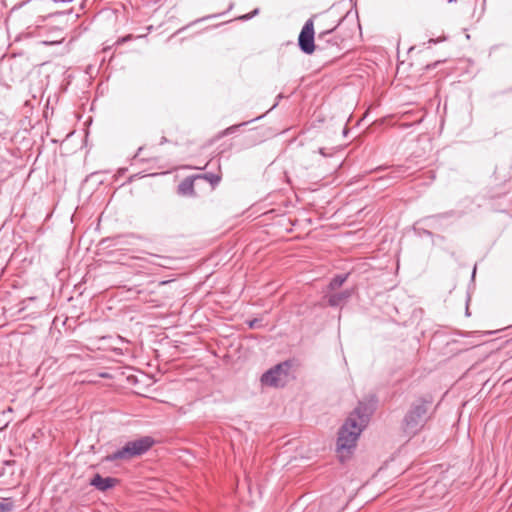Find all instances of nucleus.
I'll use <instances>...</instances> for the list:
<instances>
[{"mask_svg": "<svg viewBox=\"0 0 512 512\" xmlns=\"http://www.w3.org/2000/svg\"><path fill=\"white\" fill-rule=\"evenodd\" d=\"M377 405L378 397L375 394H369L358 402L339 428L336 442L338 452L344 450L350 452L355 448L359 436L368 425L371 416L377 409Z\"/></svg>", "mask_w": 512, "mask_h": 512, "instance_id": "f257e3e1", "label": "nucleus"}, {"mask_svg": "<svg viewBox=\"0 0 512 512\" xmlns=\"http://www.w3.org/2000/svg\"><path fill=\"white\" fill-rule=\"evenodd\" d=\"M431 404V397H419L410 404L401 424L406 435H416L424 427L429 418Z\"/></svg>", "mask_w": 512, "mask_h": 512, "instance_id": "f03ea898", "label": "nucleus"}, {"mask_svg": "<svg viewBox=\"0 0 512 512\" xmlns=\"http://www.w3.org/2000/svg\"><path fill=\"white\" fill-rule=\"evenodd\" d=\"M156 443L152 436H142L140 438L128 441L121 448L106 455L105 462H114L116 460L128 461L140 457L147 453Z\"/></svg>", "mask_w": 512, "mask_h": 512, "instance_id": "7ed1b4c3", "label": "nucleus"}, {"mask_svg": "<svg viewBox=\"0 0 512 512\" xmlns=\"http://www.w3.org/2000/svg\"><path fill=\"white\" fill-rule=\"evenodd\" d=\"M291 367L292 362L290 360H285L274 365L262 374L260 378L261 383L271 387L283 386L285 382L284 378L288 376Z\"/></svg>", "mask_w": 512, "mask_h": 512, "instance_id": "20e7f679", "label": "nucleus"}, {"mask_svg": "<svg viewBox=\"0 0 512 512\" xmlns=\"http://www.w3.org/2000/svg\"><path fill=\"white\" fill-rule=\"evenodd\" d=\"M298 47L306 55H311L316 50L313 17L304 23L298 36Z\"/></svg>", "mask_w": 512, "mask_h": 512, "instance_id": "39448f33", "label": "nucleus"}, {"mask_svg": "<svg viewBox=\"0 0 512 512\" xmlns=\"http://www.w3.org/2000/svg\"><path fill=\"white\" fill-rule=\"evenodd\" d=\"M351 15V11H348L345 16L340 18L338 22L331 28L325 29L318 33L317 40L319 43L323 42L325 45L322 47V49H325L326 46L329 45H338L339 39L335 36H332L334 31L342 24L344 20L349 18ZM318 47H320V44H318Z\"/></svg>", "mask_w": 512, "mask_h": 512, "instance_id": "423d86ee", "label": "nucleus"}, {"mask_svg": "<svg viewBox=\"0 0 512 512\" xmlns=\"http://www.w3.org/2000/svg\"><path fill=\"white\" fill-rule=\"evenodd\" d=\"M119 483V479L114 477H103L99 473H95L90 479L89 484L101 492H106L114 488Z\"/></svg>", "mask_w": 512, "mask_h": 512, "instance_id": "0eeeda50", "label": "nucleus"}, {"mask_svg": "<svg viewBox=\"0 0 512 512\" xmlns=\"http://www.w3.org/2000/svg\"><path fill=\"white\" fill-rule=\"evenodd\" d=\"M355 288H347L338 293H332L325 296L330 307L336 308L343 306L354 294Z\"/></svg>", "mask_w": 512, "mask_h": 512, "instance_id": "6e6552de", "label": "nucleus"}, {"mask_svg": "<svg viewBox=\"0 0 512 512\" xmlns=\"http://www.w3.org/2000/svg\"><path fill=\"white\" fill-rule=\"evenodd\" d=\"M134 238H137V236L133 233L116 235L114 237H108V238L102 239L100 244L104 245V247H113V248L122 249L124 246L130 245L131 244L130 239H134Z\"/></svg>", "mask_w": 512, "mask_h": 512, "instance_id": "1a4fd4ad", "label": "nucleus"}, {"mask_svg": "<svg viewBox=\"0 0 512 512\" xmlns=\"http://www.w3.org/2000/svg\"><path fill=\"white\" fill-rule=\"evenodd\" d=\"M455 215H456V212L448 211V212L428 216L426 218L421 219L419 222L423 223L424 225H426L428 227L437 228L438 225L440 224L441 220L451 218Z\"/></svg>", "mask_w": 512, "mask_h": 512, "instance_id": "9d476101", "label": "nucleus"}, {"mask_svg": "<svg viewBox=\"0 0 512 512\" xmlns=\"http://www.w3.org/2000/svg\"><path fill=\"white\" fill-rule=\"evenodd\" d=\"M196 176H188L184 178L178 185V194L182 196H193L195 194L194 181Z\"/></svg>", "mask_w": 512, "mask_h": 512, "instance_id": "9b49d317", "label": "nucleus"}, {"mask_svg": "<svg viewBox=\"0 0 512 512\" xmlns=\"http://www.w3.org/2000/svg\"><path fill=\"white\" fill-rule=\"evenodd\" d=\"M264 117H265V114H262V115H260V116H258V117H256V118H253V119H251V120H249V121H244V122L239 123V124L231 125V126L227 127L226 129H224V130L220 131V132L217 134L216 138H217V139H220V138H223V137L229 136V135H231V134H234V133H236V132L241 128V127L247 126L248 124H250V123H252V122H255V121H258V120H260V119H262V118H264Z\"/></svg>", "mask_w": 512, "mask_h": 512, "instance_id": "f8f14e48", "label": "nucleus"}, {"mask_svg": "<svg viewBox=\"0 0 512 512\" xmlns=\"http://www.w3.org/2000/svg\"><path fill=\"white\" fill-rule=\"evenodd\" d=\"M350 273H344V274H336L334 275L327 286V289L329 291H335L338 288H340L348 279Z\"/></svg>", "mask_w": 512, "mask_h": 512, "instance_id": "ddd939ff", "label": "nucleus"}, {"mask_svg": "<svg viewBox=\"0 0 512 512\" xmlns=\"http://www.w3.org/2000/svg\"><path fill=\"white\" fill-rule=\"evenodd\" d=\"M149 262L153 265L168 268L172 262V259L170 257L152 254Z\"/></svg>", "mask_w": 512, "mask_h": 512, "instance_id": "4468645a", "label": "nucleus"}, {"mask_svg": "<svg viewBox=\"0 0 512 512\" xmlns=\"http://www.w3.org/2000/svg\"><path fill=\"white\" fill-rule=\"evenodd\" d=\"M196 177H197V179L203 178V179L207 180L211 184L212 187L217 186L221 181V174H216V173H211V172L204 173V174L198 175Z\"/></svg>", "mask_w": 512, "mask_h": 512, "instance_id": "2eb2a0df", "label": "nucleus"}, {"mask_svg": "<svg viewBox=\"0 0 512 512\" xmlns=\"http://www.w3.org/2000/svg\"><path fill=\"white\" fill-rule=\"evenodd\" d=\"M226 12H222V13H215V14H211V15H207V16H204V17H201V18H198L194 21H192L191 23H189L188 25L180 28L176 34H179L181 33L182 31L186 30L188 27L194 25V24H197V23H200V22H203V21H206L208 19H212V18H217V17H220L222 15H224Z\"/></svg>", "mask_w": 512, "mask_h": 512, "instance_id": "dca6fc26", "label": "nucleus"}, {"mask_svg": "<svg viewBox=\"0 0 512 512\" xmlns=\"http://www.w3.org/2000/svg\"><path fill=\"white\" fill-rule=\"evenodd\" d=\"M14 510V502L12 498H3L0 501V512H12Z\"/></svg>", "mask_w": 512, "mask_h": 512, "instance_id": "f3484780", "label": "nucleus"}, {"mask_svg": "<svg viewBox=\"0 0 512 512\" xmlns=\"http://www.w3.org/2000/svg\"><path fill=\"white\" fill-rule=\"evenodd\" d=\"M14 510V502L12 498H3L0 501V512H12Z\"/></svg>", "mask_w": 512, "mask_h": 512, "instance_id": "a211bd4d", "label": "nucleus"}, {"mask_svg": "<svg viewBox=\"0 0 512 512\" xmlns=\"http://www.w3.org/2000/svg\"><path fill=\"white\" fill-rule=\"evenodd\" d=\"M341 148L338 147V148H335V147H332V148H326V147H321L318 149V152L320 155H322L323 157H332L333 154L340 150Z\"/></svg>", "mask_w": 512, "mask_h": 512, "instance_id": "6ab92c4d", "label": "nucleus"}, {"mask_svg": "<svg viewBox=\"0 0 512 512\" xmlns=\"http://www.w3.org/2000/svg\"><path fill=\"white\" fill-rule=\"evenodd\" d=\"M407 171V168H405L404 166H397L396 168H394L392 171H391V178H400L402 177Z\"/></svg>", "mask_w": 512, "mask_h": 512, "instance_id": "aec40b11", "label": "nucleus"}, {"mask_svg": "<svg viewBox=\"0 0 512 512\" xmlns=\"http://www.w3.org/2000/svg\"><path fill=\"white\" fill-rule=\"evenodd\" d=\"M258 14H259V9L255 8L250 13H247V14L239 16L238 19L241 20V21H248V20L252 19L253 17H255Z\"/></svg>", "mask_w": 512, "mask_h": 512, "instance_id": "412c9836", "label": "nucleus"}, {"mask_svg": "<svg viewBox=\"0 0 512 512\" xmlns=\"http://www.w3.org/2000/svg\"><path fill=\"white\" fill-rule=\"evenodd\" d=\"M261 321L262 320L260 318H253V319L247 320L245 323L248 325V327L250 329H255V328L260 327Z\"/></svg>", "mask_w": 512, "mask_h": 512, "instance_id": "4be33fe9", "label": "nucleus"}, {"mask_svg": "<svg viewBox=\"0 0 512 512\" xmlns=\"http://www.w3.org/2000/svg\"><path fill=\"white\" fill-rule=\"evenodd\" d=\"M132 39H134V36L132 34H128V35L119 37L115 44L116 45H121V44H124V43H127V42L131 41Z\"/></svg>", "mask_w": 512, "mask_h": 512, "instance_id": "5701e85b", "label": "nucleus"}, {"mask_svg": "<svg viewBox=\"0 0 512 512\" xmlns=\"http://www.w3.org/2000/svg\"><path fill=\"white\" fill-rule=\"evenodd\" d=\"M283 98H285V96H284L282 93L278 94V95L276 96V102H275V103L273 104V106H272V107H271V108H270L266 113H264V114L266 115V114H267V113H269L270 111L274 110V109L279 105L280 100H282Z\"/></svg>", "mask_w": 512, "mask_h": 512, "instance_id": "b1692460", "label": "nucleus"}, {"mask_svg": "<svg viewBox=\"0 0 512 512\" xmlns=\"http://www.w3.org/2000/svg\"><path fill=\"white\" fill-rule=\"evenodd\" d=\"M415 231H417L419 233V235H426L429 237L433 236L431 231L424 229V228H415Z\"/></svg>", "mask_w": 512, "mask_h": 512, "instance_id": "393cba45", "label": "nucleus"}, {"mask_svg": "<svg viewBox=\"0 0 512 512\" xmlns=\"http://www.w3.org/2000/svg\"><path fill=\"white\" fill-rule=\"evenodd\" d=\"M127 168H120L117 171V176H123L127 172Z\"/></svg>", "mask_w": 512, "mask_h": 512, "instance_id": "a878e982", "label": "nucleus"}, {"mask_svg": "<svg viewBox=\"0 0 512 512\" xmlns=\"http://www.w3.org/2000/svg\"><path fill=\"white\" fill-rule=\"evenodd\" d=\"M143 150V147H139L135 155L133 156V160H136L139 155L141 154V151Z\"/></svg>", "mask_w": 512, "mask_h": 512, "instance_id": "bb28decb", "label": "nucleus"}, {"mask_svg": "<svg viewBox=\"0 0 512 512\" xmlns=\"http://www.w3.org/2000/svg\"><path fill=\"white\" fill-rule=\"evenodd\" d=\"M475 275H476V265L474 266L473 271H472V275H471L472 280H474Z\"/></svg>", "mask_w": 512, "mask_h": 512, "instance_id": "cd10ccee", "label": "nucleus"}, {"mask_svg": "<svg viewBox=\"0 0 512 512\" xmlns=\"http://www.w3.org/2000/svg\"><path fill=\"white\" fill-rule=\"evenodd\" d=\"M348 132H349L348 128L344 127V129H343V136H347Z\"/></svg>", "mask_w": 512, "mask_h": 512, "instance_id": "c85d7f7f", "label": "nucleus"}, {"mask_svg": "<svg viewBox=\"0 0 512 512\" xmlns=\"http://www.w3.org/2000/svg\"><path fill=\"white\" fill-rule=\"evenodd\" d=\"M234 7V3H230L226 12H229Z\"/></svg>", "mask_w": 512, "mask_h": 512, "instance_id": "c756f323", "label": "nucleus"}, {"mask_svg": "<svg viewBox=\"0 0 512 512\" xmlns=\"http://www.w3.org/2000/svg\"><path fill=\"white\" fill-rule=\"evenodd\" d=\"M137 175H132L128 178V182H132Z\"/></svg>", "mask_w": 512, "mask_h": 512, "instance_id": "7c9ffc66", "label": "nucleus"}, {"mask_svg": "<svg viewBox=\"0 0 512 512\" xmlns=\"http://www.w3.org/2000/svg\"><path fill=\"white\" fill-rule=\"evenodd\" d=\"M447 2H448V4H453V3H456L457 0H448Z\"/></svg>", "mask_w": 512, "mask_h": 512, "instance_id": "2f4dec72", "label": "nucleus"}, {"mask_svg": "<svg viewBox=\"0 0 512 512\" xmlns=\"http://www.w3.org/2000/svg\"><path fill=\"white\" fill-rule=\"evenodd\" d=\"M428 42H429V43H437V40H435V39H430Z\"/></svg>", "mask_w": 512, "mask_h": 512, "instance_id": "473e14b6", "label": "nucleus"}, {"mask_svg": "<svg viewBox=\"0 0 512 512\" xmlns=\"http://www.w3.org/2000/svg\"><path fill=\"white\" fill-rule=\"evenodd\" d=\"M101 376L104 377V378L109 377V375L107 373H102Z\"/></svg>", "mask_w": 512, "mask_h": 512, "instance_id": "72a5a7b5", "label": "nucleus"}, {"mask_svg": "<svg viewBox=\"0 0 512 512\" xmlns=\"http://www.w3.org/2000/svg\"><path fill=\"white\" fill-rule=\"evenodd\" d=\"M466 315H467V316H469V315H470L468 307H466Z\"/></svg>", "mask_w": 512, "mask_h": 512, "instance_id": "f704fd0d", "label": "nucleus"}, {"mask_svg": "<svg viewBox=\"0 0 512 512\" xmlns=\"http://www.w3.org/2000/svg\"><path fill=\"white\" fill-rule=\"evenodd\" d=\"M217 165L220 167V157L217 159Z\"/></svg>", "mask_w": 512, "mask_h": 512, "instance_id": "c9c22d12", "label": "nucleus"}, {"mask_svg": "<svg viewBox=\"0 0 512 512\" xmlns=\"http://www.w3.org/2000/svg\"><path fill=\"white\" fill-rule=\"evenodd\" d=\"M146 37V35H138L137 38H143Z\"/></svg>", "mask_w": 512, "mask_h": 512, "instance_id": "e433bc0d", "label": "nucleus"}, {"mask_svg": "<svg viewBox=\"0 0 512 512\" xmlns=\"http://www.w3.org/2000/svg\"><path fill=\"white\" fill-rule=\"evenodd\" d=\"M223 153H224V150L220 151V152L218 153V155H219V156H221Z\"/></svg>", "mask_w": 512, "mask_h": 512, "instance_id": "4c0bfd02", "label": "nucleus"}, {"mask_svg": "<svg viewBox=\"0 0 512 512\" xmlns=\"http://www.w3.org/2000/svg\"><path fill=\"white\" fill-rule=\"evenodd\" d=\"M350 2H354V0H350Z\"/></svg>", "mask_w": 512, "mask_h": 512, "instance_id": "58836bf2", "label": "nucleus"}]
</instances>
